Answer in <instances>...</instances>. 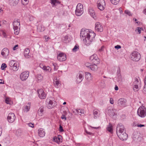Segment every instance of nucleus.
Here are the masks:
<instances>
[{
	"label": "nucleus",
	"instance_id": "nucleus-1",
	"mask_svg": "<svg viewBox=\"0 0 146 146\" xmlns=\"http://www.w3.org/2000/svg\"><path fill=\"white\" fill-rule=\"evenodd\" d=\"M96 36V34L91 30L82 29L81 30L80 37L83 38L84 43L87 46L90 44L94 41Z\"/></svg>",
	"mask_w": 146,
	"mask_h": 146
},
{
	"label": "nucleus",
	"instance_id": "nucleus-2",
	"mask_svg": "<svg viewBox=\"0 0 146 146\" xmlns=\"http://www.w3.org/2000/svg\"><path fill=\"white\" fill-rule=\"evenodd\" d=\"M56 104V101L54 98L50 97L46 100V104L47 107L48 109L53 108L55 106Z\"/></svg>",
	"mask_w": 146,
	"mask_h": 146
},
{
	"label": "nucleus",
	"instance_id": "nucleus-3",
	"mask_svg": "<svg viewBox=\"0 0 146 146\" xmlns=\"http://www.w3.org/2000/svg\"><path fill=\"white\" fill-rule=\"evenodd\" d=\"M137 115L142 118L145 117L146 115V108L143 106L139 107L137 111Z\"/></svg>",
	"mask_w": 146,
	"mask_h": 146
},
{
	"label": "nucleus",
	"instance_id": "nucleus-4",
	"mask_svg": "<svg viewBox=\"0 0 146 146\" xmlns=\"http://www.w3.org/2000/svg\"><path fill=\"white\" fill-rule=\"evenodd\" d=\"M84 12L83 5L81 3H78L77 5L75 10V14L77 16H81Z\"/></svg>",
	"mask_w": 146,
	"mask_h": 146
},
{
	"label": "nucleus",
	"instance_id": "nucleus-5",
	"mask_svg": "<svg viewBox=\"0 0 146 146\" xmlns=\"http://www.w3.org/2000/svg\"><path fill=\"white\" fill-rule=\"evenodd\" d=\"M130 57L132 60L137 61L140 60L141 58V55L138 52L134 51L131 54Z\"/></svg>",
	"mask_w": 146,
	"mask_h": 146
},
{
	"label": "nucleus",
	"instance_id": "nucleus-6",
	"mask_svg": "<svg viewBox=\"0 0 146 146\" xmlns=\"http://www.w3.org/2000/svg\"><path fill=\"white\" fill-rule=\"evenodd\" d=\"M116 112L117 110L113 108L111 109L110 108H108V110L106 111L107 114L114 119L116 118Z\"/></svg>",
	"mask_w": 146,
	"mask_h": 146
},
{
	"label": "nucleus",
	"instance_id": "nucleus-7",
	"mask_svg": "<svg viewBox=\"0 0 146 146\" xmlns=\"http://www.w3.org/2000/svg\"><path fill=\"white\" fill-rule=\"evenodd\" d=\"M98 8L101 11H103L106 7V3L104 0H99L97 3Z\"/></svg>",
	"mask_w": 146,
	"mask_h": 146
},
{
	"label": "nucleus",
	"instance_id": "nucleus-8",
	"mask_svg": "<svg viewBox=\"0 0 146 146\" xmlns=\"http://www.w3.org/2000/svg\"><path fill=\"white\" fill-rule=\"evenodd\" d=\"M9 64L11 68L14 71H16L18 70L19 66L16 61L12 60L10 62Z\"/></svg>",
	"mask_w": 146,
	"mask_h": 146
},
{
	"label": "nucleus",
	"instance_id": "nucleus-9",
	"mask_svg": "<svg viewBox=\"0 0 146 146\" xmlns=\"http://www.w3.org/2000/svg\"><path fill=\"white\" fill-rule=\"evenodd\" d=\"M127 101L124 98H121L119 99L117 101L118 106L122 108H124L127 106L126 104Z\"/></svg>",
	"mask_w": 146,
	"mask_h": 146
},
{
	"label": "nucleus",
	"instance_id": "nucleus-10",
	"mask_svg": "<svg viewBox=\"0 0 146 146\" xmlns=\"http://www.w3.org/2000/svg\"><path fill=\"white\" fill-rule=\"evenodd\" d=\"M117 134H119L123 132H125V128L124 126L121 123L118 124L116 128Z\"/></svg>",
	"mask_w": 146,
	"mask_h": 146
},
{
	"label": "nucleus",
	"instance_id": "nucleus-11",
	"mask_svg": "<svg viewBox=\"0 0 146 146\" xmlns=\"http://www.w3.org/2000/svg\"><path fill=\"white\" fill-rule=\"evenodd\" d=\"M84 78L83 73L82 71H80L77 74L76 77V82L77 83L81 82Z\"/></svg>",
	"mask_w": 146,
	"mask_h": 146
},
{
	"label": "nucleus",
	"instance_id": "nucleus-12",
	"mask_svg": "<svg viewBox=\"0 0 146 146\" xmlns=\"http://www.w3.org/2000/svg\"><path fill=\"white\" fill-rule=\"evenodd\" d=\"M29 76V72L28 71H26L22 72L20 75V78L22 81L26 80Z\"/></svg>",
	"mask_w": 146,
	"mask_h": 146
},
{
	"label": "nucleus",
	"instance_id": "nucleus-13",
	"mask_svg": "<svg viewBox=\"0 0 146 146\" xmlns=\"http://www.w3.org/2000/svg\"><path fill=\"white\" fill-rule=\"evenodd\" d=\"M90 59L94 64H98L100 63V59L96 54H93L90 56Z\"/></svg>",
	"mask_w": 146,
	"mask_h": 146
},
{
	"label": "nucleus",
	"instance_id": "nucleus-14",
	"mask_svg": "<svg viewBox=\"0 0 146 146\" xmlns=\"http://www.w3.org/2000/svg\"><path fill=\"white\" fill-rule=\"evenodd\" d=\"M7 119L9 122L13 123L15 119V116L14 113H9L8 115Z\"/></svg>",
	"mask_w": 146,
	"mask_h": 146
},
{
	"label": "nucleus",
	"instance_id": "nucleus-15",
	"mask_svg": "<svg viewBox=\"0 0 146 146\" xmlns=\"http://www.w3.org/2000/svg\"><path fill=\"white\" fill-rule=\"evenodd\" d=\"M117 135L118 137L122 140H126L128 138V135L125 132Z\"/></svg>",
	"mask_w": 146,
	"mask_h": 146
},
{
	"label": "nucleus",
	"instance_id": "nucleus-16",
	"mask_svg": "<svg viewBox=\"0 0 146 146\" xmlns=\"http://www.w3.org/2000/svg\"><path fill=\"white\" fill-rule=\"evenodd\" d=\"M66 58V55L62 53L59 54L57 56L58 59L60 61H64Z\"/></svg>",
	"mask_w": 146,
	"mask_h": 146
},
{
	"label": "nucleus",
	"instance_id": "nucleus-17",
	"mask_svg": "<svg viewBox=\"0 0 146 146\" xmlns=\"http://www.w3.org/2000/svg\"><path fill=\"white\" fill-rule=\"evenodd\" d=\"M85 76L86 82L88 84L92 80L93 77L92 76L91 74L89 72L86 73Z\"/></svg>",
	"mask_w": 146,
	"mask_h": 146
},
{
	"label": "nucleus",
	"instance_id": "nucleus-18",
	"mask_svg": "<svg viewBox=\"0 0 146 146\" xmlns=\"http://www.w3.org/2000/svg\"><path fill=\"white\" fill-rule=\"evenodd\" d=\"M95 29L98 32H102L103 31V26L99 23L98 22L96 23Z\"/></svg>",
	"mask_w": 146,
	"mask_h": 146
},
{
	"label": "nucleus",
	"instance_id": "nucleus-19",
	"mask_svg": "<svg viewBox=\"0 0 146 146\" xmlns=\"http://www.w3.org/2000/svg\"><path fill=\"white\" fill-rule=\"evenodd\" d=\"M54 86L57 88L61 85V82L60 80L56 77H55L53 80Z\"/></svg>",
	"mask_w": 146,
	"mask_h": 146
},
{
	"label": "nucleus",
	"instance_id": "nucleus-20",
	"mask_svg": "<svg viewBox=\"0 0 146 146\" xmlns=\"http://www.w3.org/2000/svg\"><path fill=\"white\" fill-rule=\"evenodd\" d=\"M31 106V103L29 102L27 104L25 105L23 107V111L24 112H27L30 110Z\"/></svg>",
	"mask_w": 146,
	"mask_h": 146
},
{
	"label": "nucleus",
	"instance_id": "nucleus-21",
	"mask_svg": "<svg viewBox=\"0 0 146 146\" xmlns=\"http://www.w3.org/2000/svg\"><path fill=\"white\" fill-rule=\"evenodd\" d=\"M53 140L54 141L59 144L62 141V137L60 135H58L57 136H55L54 137Z\"/></svg>",
	"mask_w": 146,
	"mask_h": 146
},
{
	"label": "nucleus",
	"instance_id": "nucleus-22",
	"mask_svg": "<svg viewBox=\"0 0 146 146\" xmlns=\"http://www.w3.org/2000/svg\"><path fill=\"white\" fill-rule=\"evenodd\" d=\"M38 96L41 99H44L46 98L47 93L45 92H38Z\"/></svg>",
	"mask_w": 146,
	"mask_h": 146
},
{
	"label": "nucleus",
	"instance_id": "nucleus-23",
	"mask_svg": "<svg viewBox=\"0 0 146 146\" xmlns=\"http://www.w3.org/2000/svg\"><path fill=\"white\" fill-rule=\"evenodd\" d=\"M73 112L76 115H81L84 113V110L82 109H74L73 111Z\"/></svg>",
	"mask_w": 146,
	"mask_h": 146
},
{
	"label": "nucleus",
	"instance_id": "nucleus-24",
	"mask_svg": "<svg viewBox=\"0 0 146 146\" xmlns=\"http://www.w3.org/2000/svg\"><path fill=\"white\" fill-rule=\"evenodd\" d=\"M38 134L39 136L40 137H43L45 134L44 130L42 128H40L38 130Z\"/></svg>",
	"mask_w": 146,
	"mask_h": 146
},
{
	"label": "nucleus",
	"instance_id": "nucleus-25",
	"mask_svg": "<svg viewBox=\"0 0 146 146\" xmlns=\"http://www.w3.org/2000/svg\"><path fill=\"white\" fill-rule=\"evenodd\" d=\"M9 52V50L7 48H5L2 50L1 54L3 56L6 57L8 55Z\"/></svg>",
	"mask_w": 146,
	"mask_h": 146
},
{
	"label": "nucleus",
	"instance_id": "nucleus-26",
	"mask_svg": "<svg viewBox=\"0 0 146 146\" xmlns=\"http://www.w3.org/2000/svg\"><path fill=\"white\" fill-rule=\"evenodd\" d=\"M4 100L5 102L7 104L11 105L13 104V102L11 98L8 96H5Z\"/></svg>",
	"mask_w": 146,
	"mask_h": 146
},
{
	"label": "nucleus",
	"instance_id": "nucleus-27",
	"mask_svg": "<svg viewBox=\"0 0 146 146\" xmlns=\"http://www.w3.org/2000/svg\"><path fill=\"white\" fill-rule=\"evenodd\" d=\"M40 67L44 71L48 72H50L51 70V68L48 66H44L42 64H40Z\"/></svg>",
	"mask_w": 146,
	"mask_h": 146
},
{
	"label": "nucleus",
	"instance_id": "nucleus-28",
	"mask_svg": "<svg viewBox=\"0 0 146 146\" xmlns=\"http://www.w3.org/2000/svg\"><path fill=\"white\" fill-rule=\"evenodd\" d=\"M20 21L19 20L17 19L14 21L13 23V27H20Z\"/></svg>",
	"mask_w": 146,
	"mask_h": 146
},
{
	"label": "nucleus",
	"instance_id": "nucleus-29",
	"mask_svg": "<svg viewBox=\"0 0 146 146\" xmlns=\"http://www.w3.org/2000/svg\"><path fill=\"white\" fill-rule=\"evenodd\" d=\"M19 1V0H9V3L11 6L16 5Z\"/></svg>",
	"mask_w": 146,
	"mask_h": 146
},
{
	"label": "nucleus",
	"instance_id": "nucleus-30",
	"mask_svg": "<svg viewBox=\"0 0 146 146\" xmlns=\"http://www.w3.org/2000/svg\"><path fill=\"white\" fill-rule=\"evenodd\" d=\"M44 108L41 106L40 107L38 110V114L39 116H42L44 114Z\"/></svg>",
	"mask_w": 146,
	"mask_h": 146
},
{
	"label": "nucleus",
	"instance_id": "nucleus-31",
	"mask_svg": "<svg viewBox=\"0 0 146 146\" xmlns=\"http://www.w3.org/2000/svg\"><path fill=\"white\" fill-rule=\"evenodd\" d=\"M88 13L93 18L95 16V13L94 10L92 8H90L88 10Z\"/></svg>",
	"mask_w": 146,
	"mask_h": 146
},
{
	"label": "nucleus",
	"instance_id": "nucleus-32",
	"mask_svg": "<svg viewBox=\"0 0 146 146\" xmlns=\"http://www.w3.org/2000/svg\"><path fill=\"white\" fill-rule=\"evenodd\" d=\"M30 52V50L29 48H27L25 49L24 52V55L27 58H29V54Z\"/></svg>",
	"mask_w": 146,
	"mask_h": 146
},
{
	"label": "nucleus",
	"instance_id": "nucleus-33",
	"mask_svg": "<svg viewBox=\"0 0 146 146\" xmlns=\"http://www.w3.org/2000/svg\"><path fill=\"white\" fill-rule=\"evenodd\" d=\"M36 81L37 82H39L42 80L43 76L40 74H37L36 77Z\"/></svg>",
	"mask_w": 146,
	"mask_h": 146
},
{
	"label": "nucleus",
	"instance_id": "nucleus-34",
	"mask_svg": "<svg viewBox=\"0 0 146 146\" xmlns=\"http://www.w3.org/2000/svg\"><path fill=\"white\" fill-rule=\"evenodd\" d=\"M106 129L108 131L111 133H112L113 130L112 124L110 123L107 127Z\"/></svg>",
	"mask_w": 146,
	"mask_h": 146
},
{
	"label": "nucleus",
	"instance_id": "nucleus-35",
	"mask_svg": "<svg viewBox=\"0 0 146 146\" xmlns=\"http://www.w3.org/2000/svg\"><path fill=\"white\" fill-rule=\"evenodd\" d=\"M96 64H92L90 68L93 70H96L98 68V66Z\"/></svg>",
	"mask_w": 146,
	"mask_h": 146
},
{
	"label": "nucleus",
	"instance_id": "nucleus-36",
	"mask_svg": "<svg viewBox=\"0 0 146 146\" xmlns=\"http://www.w3.org/2000/svg\"><path fill=\"white\" fill-rule=\"evenodd\" d=\"M93 114L94 115V119H96L99 117L98 112L96 110H94L93 111Z\"/></svg>",
	"mask_w": 146,
	"mask_h": 146
},
{
	"label": "nucleus",
	"instance_id": "nucleus-37",
	"mask_svg": "<svg viewBox=\"0 0 146 146\" xmlns=\"http://www.w3.org/2000/svg\"><path fill=\"white\" fill-rule=\"evenodd\" d=\"M14 33L16 35H18L19 33L20 27H13Z\"/></svg>",
	"mask_w": 146,
	"mask_h": 146
},
{
	"label": "nucleus",
	"instance_id": "nucleus-38",
	"mask_svg": "<svg viewBox=\"0 0 146 146\" xmlns=\"http://www.w3.org/2000/svg\"><path fill=\"white\" fill-rule=\"evenodd\" d=\"M135 84H136L140 85L141 84V80L139 78H136L134 82Z\"/></svg>",
	"mask_w": 146,
	"mask_h": 146
},
{
	"label": "nucleus",
	"instance_id": "nucleus-39",
	"mask_svg": "<svg viewBox=\"0 0 146 146\" xmlns=\"http://www.w3.org/2000/svg\"><path fill=\"white\" fill-rule=\"evenodd\" d=\"M38 31L40 32H43L45 30V27L42 25L38 27Z\"/></svg>",
	"mask_w": 146,
	"mask_h": 146
},
{
	"label": "nucleus",
	"instance_id": "nucleus-40",
	"mask_svg": "<svg viewBox=\"0 0 146 146\" xmlns=\"http://www.w3.org/2000/svg\"><path fill=\"white\" fill-rule=\"evenodd\" d=\"M67 114V112L65 111H64V114H62L61 116V118L62 119H64V121H66V118L65 116V115H66Z\"/></svg>",
	"mask_w": 146,
	"mask_h": 146
},
{
	"label": "nucleus",
	"instance_id": "nucleus-41",
	"mask_svg": "<svg viewBox=\"0 0 146 146\" xmlns=\"http://www.w3.org/2000/svg\"><path fill=\"white\" fill-rule=\"evenodd\" d=\"M79 49V46L78 45H76L72 49V51L73 52H76Z\"/></svg>",
	"mask_w": 146,
	"mask_h": 146
},
{
	"label": "nucleus",
	"instance_id": "nucleus-42",
	"mask_svg": "<svg viewBox=\"0 0 146 146\" xmlns=\"http://www.w3.org/2000/svg\"><path fill=\"white\" fill-rule=\"evenodd\" d=\"M120 0H110L111 3L113 4L116 5L119 2Z\"/></svg>",
	"mask_w": 146,
	"mask_h": 146
},
{
	"label": "nucleus",
	"instance_id": "nucleus-43",
	"mask_svg": "<svg viewBox=\"0 0 146 146\" xmlns=\"http://www.w3.org/2000/svg\"><path fill=\"white\" fill-rule=\"evenodd\" d=\"M142 29V28L137 27L135 30V31L137 33L140 34L141 32Z\"/></svg>",
	"mask_w": 146,
	"mask_h": 146
},
{
	"label": "nucleus",
	"instance_id": "nucleus-44",
	"mask_svg": "<svg viewBox=\"0 0 146 146\" xmlns=\"http://www.w3.org/2000/svg\"><path fill=\"white\" fill-rule=\"evenodd\" d=\"M139 85L135 84L134 86L133 87V89L134 90H136L137 91H138L139 90Z\"/></svg>",
	"mask_w": 146,
	"mask_h": 146
},
{
	"label": "nucleus",
	"instance_id": "nucleus-45",
	"mask_svg": "<svg viewBox=\"0 0 146 146\" xmlns=\"http://www.w3.org/2000/svg\"><path fill=\"white\" fill-rule=\"evenodd\" d=\"M21 2L22 4L24 5H26L27 4L29 3V0H21Z\"/></svg>",
	"mask_w": 146,
	"mask_h": 146
},
{
	"label": "nucleus",
	"instance_id": "nucleus-46",
	"mask_svg": "<svg viewBox=\"0 0 146 146\" xmlns=\"http://www.w3.org/2000/svg\"><path fill=\"white\" fill-rule=\"evenodd\" d=\"M68 39V37L67 36H64L62 39V40L64 42H67V40Z\"/></svg>",
	"mask_w": 146,
	"mask_h": 146
},
{
	"label": "nucleus",
	"instance_id": "nucleus-47",
	"mask_svg": "<svg viewBox=\"0 0 146 146\" xmlns=\"http://www.w3.org/2000/svg\"><path fill=\"white\" fill-rule=\"evenodd\" d=\"M53 65L54 67V70H57L58 68V66L57 64L56 63H53Z\"/></svg>",
	"mask_w": 146,
	"mask_h": 146
},
{
	"label": "nucleus",
	"instance_id": "nucleus-48",
	"mask_svg": "<svg viewBox=\"0 0 146 146\" xmlns=\"http://www.w3.org/2000/svg\"><path fill=\"white\" fill-rule=\"evenodd\" d=\"M125 14L129 16H131L132 15V14L131 13V12L127 10H126L125 11Z\"/></svg>",
	"mask_w": 146,
	"mask_h": 146
},
{
	"label": "nucleus",
	"instance_id": "nucleus-49",
	"mask_svg": "<svg viewBox=\"0 0 146 146\" xmlns=\"http://www.w3.org/2000/svg\"><path fill=\"white\" fill-rule=\"evenodd\" d=\"M7 67V65L5 63H3L2 64L1 68L2 70H4L5 68Z\"/></svg>",
	"mask_w": 146,
	"mask_h": 146
},
{
	"label": "nucleus",
	"instance_id": "nucleus-50",
	"mask_svg": "<svg viewBox=\"0 0 146 146\" xmlns=\"http://www.w3.org/2000/svg\"><path fill=\"white\" fill-rule=\"evenodd\" d=\"M43 38L45 39L44 40L46 42H47L49 39H50V38L49 37H47V36H44Z\"/></svg>",
	"mask_w": 146,
	"mask_h": 146
},
{
	"label": "nucleus",
	"instance_id": "nucleus-51",
	"mask_svg": "<svg viewBox=\"0 0 146 146\" xmlns=\"http://www.w3.org/2000/svg\"><path fill=\"white\" fill-rule=\"evenodd\" d=\"M58 2V0H51V3L53 5H54L56 3H57Z\"/></svg>",
	"mask_w": 146,
	"mask_h": 146
},
{
	"label": "nucleus",
	"instance_id": "nucleus-52",
	"mask_svg": "<svg viewBox=\"0 0 146 146\" xmlns=\"http://www.w3.org/2000/svg\"><path fill=\"white\" fill-rule=\"evenodd\" d=\"M27 125H28V126L32 128H33L34 127V124L33 123H28Z\"/></svg>",
	"mask_w": 146,
	"mask_h": 146
},
{
	"label": "nucleus",
	"instance_id": "nucleus-53",
	"mask_svg": "<svg viewBox=\"0 0 146 146\" xmlns=\"http://www.w3.org/2000/svg\"><path fill=\"white\" fill-rule=\"evenodd\" d=\"M59 131L60 132H62L64 131L63 127L61 125H59Z\"/></svg>",
	"mask_w": 146,
	"mask_h": 146
},
{
	"label": "nucleus",
	"instance_id": "nucleus-54",
	"mask_svg": "<svg viewBox=\"0 0 146 146\" xmlns=\"http://www.w3.org/2000/svg\"><path fill=\"white\" fill-rule=\"evenodd\" d=\"M110 102L111 104H114V101L113 99L112 98H110Z\"/></svg>",
	"mask_w": 146,
	"mask_h": 146
},
{
	"label": "nucleus",
	"instance_id": "nucleus-55",
	"mask_svg": "<svg viewBox=\"0 0 146 146\" xmlns=\"http://www.w3.org/2000/svg\"><path fill=\"white\" fill-rule=\"evenodd\" d=\"M91 64L88 62L86 63L85 64V65L86 67L90 68V67L91 66Z\"/></svg>",
	"mask_w": 146,
	"mask_h": 146
},
{
	"label": "nucleus",
	"instance_id": "nucleus-56",
	"mask_svg": "<svg viewBox=\"0 0 146 146\" xmlns=\"http://www.w3.org/2000/svg\"><path fill=\"white\" fill-rule=\"evenodd\" d=\"M115 48L117 49H119L121 48V46L120 45H117L115 46Z\"/></svg>",
	"mask_w": 146,
	"mask_h": 146
},
{
	"label": "nucleus",
	"instance_id": "nucleus-57",
	"mask_svg": "<svg viewBox=\"0 0 146 146\" xmlns=\"http://www.w3.org/2000/svg\"><path fill=\"white\" fill-rule=\"evenodd\" d=\"M18 45H16L13 48V50H17L18 48Z\"/></svg>",
	"mask_w": 146,
	"mask_h": 146
},
{
	"label": "nucleus",
	"instance_id": "nucleus-58",
	"mask_svg": "<svg viewBox=\"0 0 146 146\" xmlns=\"http://www.w3.org/2000/svg\"><path fill=\"white\" fill-rule=\"evenodd\" d=\"M137 126L138 127H144L145 126V125H142V124H138V125H137Z\"/></svg>",
	"mask_w": 146,
	"mask_h": 146
},
{
	"label": "nucleus",
	"instance_id": "nucleus-59",
	"mask_svg": "<svg viewBox=\"0 0 146 146\" xmlns=\"http://www.w3.org/2000/svg\"><path fill=\"white\" fill-rule=\"evenodd\" d=\"M2 35L4 37H6L7 36L6 33L4 31L2 32Z\"/></svg>",
	"mask_w": 146,
	"mask_h": 146
},
{
	"label": "nucleus",
	"instance_id": "nucleus-60",
	"mask_svg": "<svg viewBox=\"0 0 146 146\" xmlns=\"http://www.w3.org/2000/svg\"><path fill=\"white\" fill-rule=\"evenodd\" d=\"M4 84V81L3 80L0 79V84Z\"/></svg>",
	"mask_w": 146,
	"mask_h": 146
},
{
	"label": "nucleus",
	"instance_id": "nucleus-61",
	"mask_svg": "<svg viewBox=\"0 0 146 146\" xmlns=\"http://www.w3.org/2000/svg\"><path fill=\"white\" fill-rule=\"evenodd\" d=\"M85 131L88 134L91 135L92 134V133L88 132V131H87L86 130H85Z\"/></svg>",
	"mask_w": 146,
	"mask_h": 146
},
{
	"label": "nucleus",
	"instance_id": "nucleus-62",
	"mask_svg": "<svg viewBox=\"0 0 146 146\" xmlns=\"http://www.w3.org/2000/svg\"><path fill=\"white\" fill-rule=\"evenodd\" d=\"M120 68H119H119H118V69L117 70V72L118 74H119L120 73Z\"/></svg>",
	"mask_w": 146,
	"mask_h": 146
},
{
	"label": "nucleus",
	"instance_id": "nucleus-63",
	"mask_svg": "<svg viewBox=\"0 0 146 146\" xmlns=\"http://www.w3.org/2000/svg\"><path fill=\"white\" fill-rule=\"evenodd\" d=\"M143 90L144 91H146V84H145L143 88Z\"/></svg>",
	"mask_w": 146,
	"mask_h": 146
},
{
	"label": "nucleus",
	"instance_id": "nucleus-64",
	"mask_svg": "<svg viewBox=\"0 0 146 146\" xmlns=\"http://www.w3.org/2000/svg\"><path fill=\"white\" fill-rule=\"evenodd\" d=\"M143 13L145 14H146V7L145 8L143 11Z\"/></svg>",
	"mask_w": 146,
	"mask_h": 146
}]
</instances>
